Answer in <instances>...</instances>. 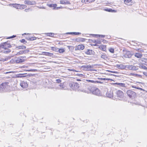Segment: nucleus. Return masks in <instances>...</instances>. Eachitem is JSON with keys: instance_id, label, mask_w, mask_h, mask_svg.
Masks as SVG:
<instances>
[{"instance_id": "nucleus-1", "label": "nucleus", "mask_w": 147, "mask_h": 147, "mask_svg": "<svg viewBox=\"0 0 147 147\" xmlns=\"http://www.w3.org/2000/svg\"><path fill=\"white\" fill-rule=\"evenodd\" d=\"M26 58V57L25 56L16 57L12 59L10 62L11 63H22L25 61Z\"/></svg>"}, {"instance_id": "nucleus-2", "label": "nucleus", "mask_w": 147, "mask_h": 147, "mask_svg": "<svg viewBox=\"0 0 147 147\" xmlns=\"http://www.w3.org/2000/svg\"><path fill=\"white\" fill-rule=\"evenodd\" d=\"M10 86L9 83L7 82L2 83L0 85V92L6 91Z\"/></svg>"}, {"instance_id": "nucleus-3", "label": "nucleus", "mask_w": 147, "mask_h": 147, "mask_svg": "<svg viewBox=\"0 0 147 147\" xmlns=\"http://www.w3.org/2000/svg\"><path fill=\"white\" fill-rule=\"evenodd\" d=\"M127 94L129 98H134L136 96V93L131 90H128L127 92Z\"/></svg>"}, {"instance_id": "nucleus-4", "label": "nucleus", "mask_w": 147, "mask_h": 147, "mask_svg": "<svg viewBox=\"0 0 147 147\" xmlns=\"http://www.w3.org/2000/svg\"><path fill=\"white\" fill-rule=\"evenodd\" d=\"M11 46L10 44L6 42H5L1 43L0 45V49L1 48L5 49H7L11 47Z\"/></svg>"}, {"instance_id": "nucleus-5", "label": "nucleus", "mask_w": 147, "mask_h": 147, "mask_svg": "<svg viewBox=\"0 0 147 147\" xmlns=\"http://www.w3.org/2000/svg\"><path fill=\"white\" fill-rule=\"evenodd\" d=\"M126 68L129 70L136 71L138 69V66H135L132 65H126Z\"/></svg>"}, {"instance_id": "nucleus-6", "label": "nucleus", "mask_w": 147, "mask_h": 147, "mask_svg": "<svg viewBox=\"0 0 147 147\" xmlns=\"http://www.w3.org/2000/svg\"><path fill=\"white\" fill-rule=\"evenodd\" d=\"M70 86L73 90H76L79 87V85L77 83L73 82L71 84Z\"/></svg>"}, {"instance_id": "nucleus-7", "label": "nucleus", "mask_w": 147, "mask_h": 147, "mask_svg": "<svg viewBox=\"0 0 147 147\" xmlns=\"http://www.w3.org/2000/svg\"><path fill=\"white\" fill-rule=\"evenodd\" d=\"M82 67L86 71H94L95 70V69H91V68H93L92 66L88 65H83L82 66Z\"/></svg>"}, {"instance_id": "nucleus-8", "label": "nucleus", "mask_w": 147, "mask_h": 147, "mask_svg": "<svg viewBox=\"0 0 147 147\" xmlns=\"http://www.w3.org/2000/svg\"><path fill=\"white\" fill-rule=\"evenodd\" d=\"M124 56L126 58H130L132 56V55L130 51H124L123 52Z\"/></svg>"}, {"instance_id": "nucleus-9", "label": "nucleus", "mask_w": 147, "mask_h": 147, "mask_svg": "<svg viewBox=\"0 0 147 147\" xmlns=\"http://www.w3.org/2000/svg\"><path fill=\"white\" fill-rule=\"evenodd\" d=\"M20 85L22 88H26L28 87V84L26 81H23L21 82Z\"/></svg>"}, {"instance_id": "nucleus-10", "label": "nucleus", "mask_w": 147, "mask_h": 147, "mask_svg": "<svg viewBox=\"0 0 147 147\" xmlns=\"http://www.w3.org/2000/svg\"><path fill=\"white\" fill-rule=\"evenodd\" d=\"M100 92L98 88H95L92 91V93L95 95L99 96L100 94Z\"/></svg>"}, {"instance_id": "nucleus-11", "label": "nucleus", "mask_w": 147, "mask_h": 147, "mask_svg": "<svg viewBox=\"0 0 147 147\" xmlns=\"http://www.w3.org/2000/svg\"><path fill=\"white\" fill-rule=\"evenodd\" d=\"M116 93L118 97L121 98L123 97V93L122 91L120 90L117 91L116 92Z\"/></svg>"}, {"instance_id": "nucleus-12", "label": "nucleus", "mask_w": 147, "mask_h": 147, "mask_svg": "<svg viewBox=\"0 0 147 147\" xmlns=\"http://www.w3.org/2000/svg\"><path fill=\"white\" fill-rule=\"evenodd\" d=\"M24 3L28 5H34L36 4V2L34 1H30L28 0H25Z\"/></svg>"}, {"instance_id": "nucleus-13", "label": "nucleus", "mask_w": 147, "mask_h": 147, "mask_svg": "<svg viewBox=\"0 0 147 147\" xmlns=\"http://www.w3.org/2000/svg\"><path fill=\"white\" fill-rule=\"evenodd\" d=\"M84 48V46L82 45H80L77 46H76L75 48V50H83Z\"/></svg>"}, {"instance_id": "nucleus-14", "label": "nucleus", "mask_w": 147, "mask_h": 147, "mask_svg": "<svg viewBox=\"0 0 147 147\" xmlns=\"http://www.w3.org/2000/svg\"><path fill=\"white\" fill-rule=\"evenodd\" d=\"M126 65H125L122 64L117 65L116 67L118 69H123L126 68Z\"/></svg>"}, {"instance_id": "nucleus-15", "label": "nucleus", "mask_w": 147, "mask_h": 147, "mask_svg": "<svg viewBox=\"0 0 147 147\" xmlns=\"http://www.w3.org/2000/svg\"><path fill=\"white\" fill-rule=\"evenodd\" d=\"M29 52V50H25V51H20L19 52H18L16 54H15V55L17 56H19L20 55L24 53L25 54L28 53Z\"/></svg>"}, {"instance_id": "nucleus-16", "label": "nucleus", "mask_w": 147, "mask_h": 147, "mask_svg": "<svg viewBox=\"0 0 147 147\" xmlns=\"http://www.w3.org/2000/svg\"><path fill=\"white\" fill-rule=\"evenodd\" d=\"M57 85H58V86L57 88L58 89L61 90H65V86L64 84V83H61Z\"/></svg>"}, {"instance_id": "nucleus-17", "label": "nucleus", "mask_w": 147, "mask_h": 147, "mask_svg": "<svg viewBox=\"0 0 147 147\" xmlns=\"http://www.w3.org/2000/svg\"><path fill=\"white\" fill-rule=\"evenodd\" d=\"M106 95L107 96L109 97L110 98H111L113 96V93L112 91H107V92L106 93Z\"/></svg>"}, {"instance_id": "nucleus-18", "label": "nucleus", "mask_w": 147, "mask_h": 147, "mask_svg": "<svg viewBox=\"0 0 147 147\" xmlns=\"http://www.w3.org/2000/svg\"><path fill=\"white\" fill-rule=\"evenodd\" d=\"M61 4L66 5V4H70V2L67 0H61L60 1Z\"/></svg>"}, {"instance_id": "nucleus-19", "label": "nucleus", "mask_w": 147, "mask_h": 147, "mask_svg": "<svg viewBox=\"0 0 147 147\" xmlns=\"http://www.w3.org/2000/svg\"><path fill=\"white\" fill-rule=\"evenodd\" d=\"M124 2L127 5H131V0H124Z\"/></svg>"}, {"instance_id": "nucleus-20", "label": "nucleus", "mask_w": 147, "mask_h": 147, "mask_svg": "<svg viewBox=\"0 0 147 147\" xmlns=\"http://www.w3.org/2000/svg\"><path fill=\"white\" fill-rule=\"evenodd\" d=\"M99 48L102 51H105L106 50V47L105 45H101L99 46Z\"/></svg>"}, {"instance_id": "nucleus-21", "label": "nucleus", "mask_w": 147, "mask_h": 147, "mask_svg": "<svg viewBox=\"0 0 147 147\" xmlns=\"http://www.w3.org/2000/svg\"><path fill=\"white\" fill-rule=\"evenodd\" d=\"M135 56L138 58H141L142 56V55L140 53H135Z\"/></svg>"}, {"instance_id": "nucleus-22", "label": "nucleus", "mask_w": 147, "mask_h": 147, "mask_svg": "<svg viewBox=\"0 0 147 147\" xmlns=\"http://www.w3.org/2000/svg\"><path fill=\"white\" fill-rule=\"evenodd\" d=\"M47 5L50 7H53L54 9H55V8L57 6V5L56 4H47Z\"/></svg>"}, {"instance_id": "nucleus-23", "label": "nucleus", "mask_w": 147, "mask_h": 147, "mask_svg": "<svg viewBox=\"0 0 147 147\" xmlns=\"http://www.w3.org/2000/svg\"><path fill=\"white\" fill-rule=\"evenodd\" d=\"M142 63L147 65V59L146 58H142Z\"/></svg>"}, {"instance_id": "nucleus-24", "label": "nucleus", "mask_w": 147, "mask_h": 147, "mask_svg": "<svg viewBox=\"0 0 147 147\" xmlns=\"http://www.w3.org/2000/svg\"><path fill=\"white\" fill-rule=\"evenodd\" d=\"M85 53L87 54L91 55L92 53V50H88Z\"/></svg>"}, {"instance_id": "nucleus-25", "label": "nucleus", "mask_w": 147, "mask_h": 147, "mask_svg": "<svg viewBox=\"0 0 147 147\" xmlns=\"http://www.w3.org/2000/svg\"><path fill=\"white\" fill-rule=\"evenodd\" d=\"M43 53L44 55L49 56H51L53 55V53L47 52H44Z\"/></svg>"}, {"instance_id": "nucleus-26", "label": "nucleus", "mask_w": 147, "mask_h": 147, "mask_svg": "<svg viewBox=\"0 0 147 147\" xmlns=\"http://www.w3.org/2000/svg\"><path fill=\"white\" fill-rule=\"evenodd\" d=\"M104 10L105 11L109 12H113L115 11L112 10L111 9H104Z\"/></svg>"}, {"instance_id": "nucleus-27", "label": "nucleus", "mask_w": 147, "mask_h": 147, "mask_svg": "<svg viewBox=\"0 0 147 147\" xmlns=\"http://www.w3.org/2000/svg\"><path fill=\"white\" fill-rule=\"evenodd\" d=\"M116 84L118 85L119 86L122 87H125V84L124 83H116L115 84Z\"/></svg>"}, {"instance_id": "nucleus-28", "label": "nucleus", "mask_w": 147, "mask_h": 147, "mask_svg": "<svg viewBox=\"0 0 147 147\" xmlns=\"http://www.w3.org/2000/svg\"><path fill=\"white\" fill-rule=\"evenodd\" d=\"M20 5L19 4H16L14 5L13 6V7H15L17 9H20Z\"/></svg>"}, {"instance_id": "nucleus-29", "label": "nucleus", "mask_w": 147, "mask_h": 147, "mask_svg": "<svg viewBox=\"0 0 147 147\" xmlns=\"http://www.w3.org/2000/svg\"><path fill=\"white\" fill-rule=\"evenodd\" d=\"M24 74H19L16 75V77L18 78H22L25 77Z\"/></svg>"}, {"instance_id": "nucleus-30", "label": "nucleus", "mask_w": 147, "mask_h": 147, "mask_svg": "<svg viewBox=\"0 0 147 147\" xmlns=\"http://www.w3.org/2000/svg\"><path fill=\"white\" fill-rule=\"evenodd\" d=\"M140 68L143 69H147V68L146 67L143 65H140L139 66Z\"/></svg>"}, {"instance_id": "nucleus-31", "label": "nucleus", "mask_w": 147, "mask_h": 147, "mask_svg": "<svg viewBox=\"0 0 147 147\" xmlns=\"http://www.w3.org/2000/svg\"><path fill=\"white\" fill-rule=\"evenodd\" d=\"M101 58L103 59H106L107 58V55H106L105 54H104L103 55H102L101 56Z\"/></svg>"}, {"instance_id": "nucleus-32", "label": "nucleus", "mask_w": 147, "mask_h": 147, "mask_svg": "<svg viewBox=\"0 0 147 147\" xmlns=\"http://www.w3.org/2000/svg\"><path fill=\"white\" fill-rule=\"evenodd\" d=\"M58 51L60 53H63L65 52V50L63 49H58Z\"/></svg>"}, {"instance_id": "nucleus-33", "label": "nucleus", "mask_w": 147, "mask_h": 147, "mask_svg": "<svg viewBox=\"0 0 147 147\" xmlns=\"http://www.w3.org/2000/svg\"><path fill=\"white\" fill-rule=\"evenodd\" d=\"M131 87L133 88H136V89H138V90H143L142 88H139V87H137L135 86H133V85L132 86H131Z\"/></svg>"}, {"instance_id": "nucleus-34", "label": "nucleus", "mask_w": 147, "mask_h": 147, "mask_svg": "<svg viewBox=\"0 0 147 147\" xmlns=\"http://www.w3.org/2000/svg\"><path fill=\"white\" fill-rule=\"evenodd\" d=\"M19 49H25L26 47L24 46H20L17 47Z\"/></svg>"}, {"instance_id": "nucleus-35", "label": "nucleus", "mask_w": 147, "mask_h": 147, "mask_svg": "<svg viewBox=\"0 0 147 147\" xmlns=\"http://www.w3.org/2000/svg\"><path fill=\"white\" fill-rule=\"evenodd\" d=\"M20 6H21V7H20V9H25L27 7L26 5H20Z\"/></svg>"}, {"instance_id": "nucleus-36", "label": "nucleus", "mask_w": 147, "mask_h": 147, "mask_svg": "<svg viewBox=\"0 0 147 147\" xmlns=\"http://www.w3.org/2000/svg\"><path fill=\"white\" fill-rule=\"evenodd\" d=\"M98 79L101 80H112V79H107L106 78H98Z\"/></svg>"}, {"instance_id": "nucleus-37", "label": "nucleus", "mask_w": 147, "mask_h": 147, "mask_svg": "<svg viewBox=\"0 0 147 147\" xmlns=\"http://www.w3.org/2000/svg\"><path fill=\"white\" fill-rule=\"evenodd\" d=\"M27 39L28 40H34L36 39V37H32L29 38H27Z\"/></svg>"}, {"instance_id": "nucleus-38", "label": "nucleus", "mask_w": 147, "mask_h": 147, "mask_svg": "<svg viewBox=\"0 0 147 147\" xmlns=\"http://www.w3.org/2000/svg\"><path fill=\"white\" fill-rule=\"evenodd\" d=\"M47 34L48 36L51 37L53 36L54 35V33H48Z\"/></svg>"}, {"instance_id": "nucleus-39", "label": "nucleus", "mask_w": 147, "mask_h": 147, "mask_svg": "<svg viewBox=\"0 0 147 147\" xmlns=\"http://www.w3.org/2000/svg\"><path fill=\"white\" fill-rule=\"evenodd\" d=\"M86 81L88 82H90L91 83H94L95 81L94 80H86Z\"/></svg>"}, {"instance_id": "nucleus-40", "label": "nucleus", "mask_w": 147, "mask_h": 147, "mask_svg": "<svg viewBox=\"0 0 147 147\" xmlns=\"http://www.w3.org/2000/svg\"><path fill=\"white\" fill-rule=\"evenodd\" d=\"M109 51L111 53H113L114 52V49L112 48H111L109 49Z\"/></svg>"}, {"instance_id": "nucleus-41", "label": "nucleus", "mask_w": 147, "mask_h": 147, "mask_svg": "<svg viewBox=\"0 0 147 147\" xmlns=\"http://www.w3.org/2000/svg\"><path fill=\"white\" fill-rule=\"evenodd\" d=\"M96 42L97 44H100L101 43V41L100 39H98L96 41Z\"/></svg>"}, {"instance_id": "nucleus-42", "label": "nucleus", "mask_w": 147, "mask_h": 147, "mask_svg": "<svg viewBox=\"0 0 147 147\" xmlns=\"http://www.w3.org/2000/svg\"><path fill=\"white\" fill-rule=\"evenodd\" d=\"M56 82L57 83H59L61 82V81L60 79H57L56 80Z\"/></svg>"}, {"instance_id": "nucleus-43", "label": "nucleus", "mask_w": 147, "mask_h": 147, "mask_svg": "<svg viewBox=\"0 0 147 147\" xmlns=\"http://www.w3.org/2000/svg\"><path fill=\"white\" fill-rule=\"evenodd\" d=\"M73 34L74 35H79L81 34V33L79 32H73Z\"/></svg>"}, {"instance_id": "nucleus-44", "label": "nucleus", "mask_w": 147, "mask_h": 147, "mask_svg": "<svg viewBox=\"0 0 147 147\" xmlns=\"http://www.w3.org/2000/svg\"><path fill=\"white\" fill-rule=\"evenodd\" d=\"M27 71H37V70L35 69H30L29 70H28Z\"/></svg>"}, {"instance_id": "nucleus-45", "label": "nucleus", "mask_w": 147, "mask_h": 147, "mask_svg": "<svg viewBox=\"0 0 147 147\" xmlns=\"http://www.w3.org/2000/svg\"><path fill=\"white\" fill-rule=\"evenodd\" d=\"M31 10L30 8H28V9H26L24 10V11L26 12H28L30 11H31Z\"/></svg>"}, {"instance_id": "nucleus-46", "label": "nucleus", "mask_w": 147, "mask_h": 147, "mask_svg": "<svg viewBox=\"0 0 147 147\" xmlns=\"http://www.w3.org/2000/svg\"><path fill=\"white\" fill-rule=\"evenodd\" d=\"M98 37H101V38H104L105 37V35H97Z\"/></svg>"}, {"instance_id": "nucleus-47", "label": "nucleus", "mask_w": 147, "mask_h": 147, "mask_svg": "<svg viewBox=\"0 0 147 147\" xmlns=\"http://www.w3.org/2000/svg\"><path fill=\"white\" fill-rule=\"evenodd\" d=\"M20 41L22 43H26V41L24 39H22V40H21Z\"/></svg>"}, {"instance_id": "nucleus-48", "label": "nucleus", "mask_w": 147, "mask_h": 147, "mask_svg": "<svg viewBox=\"0 0 147 147\" xmlns=\"http://www.w3.org/2000/svg\"><path fill=\"white\" fill-rule=\"evenodd\" d=\"M68 70L69 71H73L74 72H77L76 70L74 69H68Z\"/></svg>"}, {"instance_id": "nucleus-49", "label": "nucleus", "mask_w": 147, "mask_h": 147, "mask_svg": "<svg viewBox=\"0 0 147 147\" xmlns=\"http://www.w3.org/2000/svg\"><path fill=\"white\" fill-rule=\"evenodd\" d=\"M7 50L6 51H4V53H9L10 51H11L9 49H7Z\"/></svg>"}, {"instance_id": "nucleus-50", "label": "nucleus", "mask_w": 147, "mask_h": 147, "mask_svg": "<svg viewBox=\"0 0 147 147\" xmlns=\"http://www.w3.org/2000/svg\"><path fill=\"white\" fill-rule=\"evenodd\" d=\"M16 36L13 35V36H12L10 37H8L7 38V39L12 38L15 37Z\"/></svg>"}, {"instance_id": "nucleus-51", "label": "nucleus", "mask_w": 147, "mask_h": 147, "mask_svg": "<svg viewBox=\"0 0 147 147\" xmlns=\"http://www.w3.org/2000/svg\"><path fill=\"white\" fill-rule=\"evenodd\" d=\"M62 8H63V7L61 6L60 7H56L55 8V9H58L60 8L62 9Z\"/></svg>"}, {"instance_id": "nucleus-52", "label": "nucleus", "mask_w": 147, "mask_h": 147, "mask_svg": "<svg viewBox=\"0 0 147 147\" xmlns=\"http://www.w3.org/2000/svg\"><path fill=\"white\" fill-rule=\"evenodd\" d=\"M82 3H86V2H88V0H82Z\"/></svg>"}, {"instance_id": "nucleus-53", "label": "nucleus", "mask_w": 147, "mask_h": 147, "mask_svg": "<svg viewBox=\"0 0 147 147\" xmlns=\"http://www.w3.org/2000/svg\"><path fill=\"white\" fill-rule=\"evenodd\" d=\"M102 83V82H101L100 81H95L94 83Z\"/></svg>"}, {"instance_id": "nucleus-54", "label": "nucleus", "mask_w": 147, "mask_h": 147, "mask_svg": "<svg viewBox=\"0 0 147 147\" xmlns=\"http://www.w3.org/2000/svg\"><path fill=\"white\" fill-rule=\"evenodd\" d=\"M95 0H88V2L89 3L93 2Z\"/></svg>"}, {"instance_id": "nucleus-55", "label": "nucleus", "mask_w": 147, "mask_h": 147, "mask_svg": "<svg viewBox=\"0 0 147 147\" xmlns=\"http://www.w3.org/2000/svg\"><path fill=\"white\" fill-rule=\"evenodd\" d=\"M73 32H67V33H66V34H73Z\"/></svg>"}, {"instance_id": "nucleus-56", "label": "nucleus", "mask_w": 147, "mask_h": 147, "mask_svg": "<svg viewBox=\"0 0 147 147\" xmlns=\"http://www.w3.org/2000/svg\"><path fill=\"white\" fill-rule=\"evenodd\" d=\"M77 75L78 76L82 77L83 76V75H82V74H77Z\"/></svg>"}, {"instance_id": "nucleus-57", "label": "nucleus", "mask_w": 147, "mask_h": 147, "mask_svg": "<svg viewBox=\"0 0 147 147\" xmlns=\"http://www.w3.org/2000/svg\"><path fill=\"white\" fill-rule=\"evenodd\" d=\"M144 75H145L146 76H147V72H144L143 73Z\"/></svg>"}, {"instance_id": "nucleus-58", "label": "nucleus", "mask_w": 147, "mask_h": 147, "mask_svg": "<svg viewBox=\"0 0 147 147\" xmlns=\"http://www.w3.org/2000/svg\"><path fill=\"white\" fill-rule=\"evenodd\" d=\"M13 72V71L7 72H6V73H5V74H8V73H12V72Z\"/></svg>"}, {"instance_id": "nucleus-59", "label": "nucleus", "mask_w": 147, "mask_h": 147, "mask_svg": "<svg viewBox=\"0 0 147 147\" xmlns=\"http://www.w3.org/2000/svg\"><path fill=\"white\" fill-rule=\"evenodd\" d=\"M109 71L111 72L114 73H116L115 71Z\"/></svg>"}, {"instance_id": "nucleus-60", "label": "nucleus", "mask_w": 147, "mask_h": 147, "mask_svg": "<svg viewBox=\"0 0 147 147\" xmlns=\"http://www.w3.org/2000/svg\"><path fill=\"white\" fill-rule=\"evenodd\" d=\"M26 33H25L23 34L22 35L23 36L24 35H26Z\"/></svg>"}, {"instance_id": "nucleus-61", "label": "nucleus", "mask_w": 147, "mask_h": 147, "mask_svg": "<svg viewBox=\"0 0 147 147\" xmlns=\"http://www.w3.org/2000/svg\"><path fill=\"white\" fill-rule=\"evenodd\" d=\"M40 8H44V7H40Z\"/></svg>"}, {"instance_id": "nucleus-62", "label": "nucleus", "mask_w": 147, "mask_h": 147, "mask_svg": "<svg viewBox=\"0 0 147 147\" xmlns=\"http://www.w3.org/2000/svg\"><path fill=\"white\" fill-rule=\"evenodd\" d=\"M110 38V36H109L108 37V38Z\"/></svg>"}, {"instance_id": "nucleus-63", "label": "nucleus", "mask_w": 147, "mask_h": 147, "mask_svg": "<svg viewBox=\"0 0 147 147\" xmlns=\"http://www.w3.org/2000/svg\"><path fill=\"white\" fill-rule=\"evenodd\" d=\"M133 74L134 75H137V74Z\"/></svg>"}, {"instance_id": "nucleus-64", "label": "nucleus", "mask_w": 147, "mask_h": 147, "mask_svg": "<svg viewBox=\"0 0 147 147\" xmlns=\"http://www.w3.org/2000/svg\"><path fill=\"white\" fill-rule=\"evenodd\" d=\"M78 80V81H80V80Z\"/></svg>"}]
</instances>
